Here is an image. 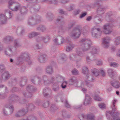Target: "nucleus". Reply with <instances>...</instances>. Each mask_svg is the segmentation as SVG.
<instances>
[{"instance_id": "58", "label": "nucleus", "mask_w": 120, "mask_h": 120, "mask_svg": "<svg viewBox=\"0 0 120 120\" xmlns=\"http://www.w3.org/2000/svg\"><path fill=\"white\" fill-rule=\"evenodd\" d=\"M67 83V81H65L63 82L61 85L63 89L65 88L66 86Z\"/></svg>"}, {"instance_id": "46", "label": "nucleus", "mask_w": 120, "mask_h": 120, "mask_svg": "<svg viewBox=\"0 0 120 120\" xmlns=\"http://www.w3.org/2000/svg\"><path fill=\"white\" fill-rule=\"evenodd\" d=\"M114 43L116 45L120 44V37H117L115 38Z\"/></svg>"}, {"instance_id": "43", "label": "nucleus", "mask_w": 120, "mask_h": 120, "mask_svg": "<svg viewBox=\"0 0 120 120\" xmlns=\"http://www.w3.org/2000/svg\"><path fill=\"white\" fill-rule=\"evenodd\" d=\"M57 107L54 104H52L50 108V110L52 112H54L57 109Z\"/></svg>"}, {"instance_id": "45", "label": "nucleus", "mask_w": 120, "mask_h": 120, "mask_svg": "<svg viewBox=\"0 0 120 120\" xmlns=\"http://www.w3.org/2000/svg\"><path fill=\"white\" fill-rule=\"evenodd\" d=\"M82 72L84 74H88V70L86 66L83 67L82 68Z\"/></svg>"}, {"instance_id": "36", "label": "nucleus", "mask_w": 120, "mask_h": 120, "mask_svg": "<svg viewBox=\"0 0 120 120\" xmlns=\"http://www.w3.org/2000/svg\"><path fill=\"white\" fill-rule=\"evenodd\" d=\"M40 34L39 33L37 32H32L30 33L28 35L29 37L31 38L35 36H37Z\"/></svg>"}, {"instance_id": "62", "label": "nucleus", "mask_w": 120, "mask_h": 120, "mask_svg": "<svg viewBox=\"0 0 120 120\" xmlns=\"http://www.w3.org/2000/svg\"><path fill=\"white\" fill-rule=\"evenodd\" d=\"M98 106L100 108L102 109L104 108L105 107V105L103 103L99 104Z\"/></svg>"}, {"instance_id": "16", "label": "nucleus", "mask_w": 120, "mask_h": 120, "mask_svg": "<svg viewBox=\"0 0 120 120\" xmlns=\"http://www.w3.org/2000/svg\"><path fill=\"white\" fill-rule=\"evenodd\" d=\"M49 38L48 36L44 37L41 36L38 37L36 39V41L38 42L43 41L45 43H46L49 40Z\"/></svg>"}, {"instance_id": "51", "label": "nucleus", "mask_w": 120, "mask_h": 120, "mask_svg": "<svg viewBox=\"0 0 120 120\" xmlns=\"http://www.w3.org/2000/svg\"><path fill=\"white\" fill-rule=\"evenodd\" d=\"M64 105L67 108H70V105L68 103L67 100L66 99H64Z\"/></svg>"}, {"instance_id": "21", "label": "nucleus", "mask_w": 120, "mask_h": 120, "mask_svg": "<svg viewBox=\"0 0 120 120\" xmlns=\"http://www.w3.org/2000/svg\"><path fill=\"white\" fill-rule=\"evenodd\" d=\"M99 52L98 49V48L96 46H94L92 47V50L90 52L91 55H92L94 54H97Z\"/></svg>"}, {"instance_id": "29", "label": "nucleus", "mask_w": 120, "mask_h": 120, "mask_svg": "<svg viewBox=\"0 0 120 120\" xmlns=\"http://www.w3.org/2000/svg\"><path fill=\"white\" fill-rule=\"evenodd\" d=\"M13 45L15 48H19L21 46L22 44L17 40L15 39L13 41Z\"/></svg>"}, {"instance_id": "17", "label": "nucleus", "mask_w": 120, "mask_h": 120, "mask_svg": "<svg viewBox=\"0 0 120 120\" xmlns=\"http://www.w3.org/2000/svg\"><path fill=\"white\" fill-rule=\"evenodd\" d=\"M53 41L57 45H59L63 43L64 42V38L61 36H60L58 38H55Z\"/></svg>"}, {"instance_id": "6", "label": "nucleus", "mask_w": 120, "mask_h": 120, "mask_svg": "<svg viewBox=\"0 0 120 120\" xmlns=\"http://www.w3.org/2000/svg\"><path fill=\"white\" fill-rule=\"evenodd\" d=\"M41 22L40 17L38 15H36L35 17V19L33 17L29 18L28 22V24L31 26H33L40 22Z\"/></svg>"}, {"instance_id": "31", "label": "nucleus", "mask_w": 120, "mask_h": 120, "mask_svg": "<svg viewBox=\"0 0 120 120\" xmlns=\"http://www.w3.org/2000/svg\"><path fill=\"white\" fill-rule=\"evenodd\" d=\"M22 26H19L18 27L16 33L18 36L22 35Z\"/></svg>"}, {"instance_id": "4", "label": "nucleus", "mask_w": 120, "mask_h": 120, "mask_svg": "<svg viewBox=\"0 0 120 120\" xmlns=\"http://www.w3.org/2000/svg\"><path fill=\"white\" fill-rule=\"evenodd\" d=\"M27 101H23V106L24 109H23V115H25L27 112L28 110H33L35 108V106L32 103H27Z\"/></svg>"}, {"instance_id": "57", "label": "nucleus", "mask_w": 120, "mask_h": 120, "mask_svg": "<svg viewBox=\"0 0 120 120\" xmlns=\"http://www.w3.org/2000/svg\"><path fill=\"white\" fill-rule=\"evenodd\" d=\"M49 104V101H48L45 102L43 104V106L44 107L46 108L48 107Z\"/></svg>"}, {"instance_id": "39", "label": "nucleus", "mask_w": 120, "mask_h": 120, "mask_svg": "<svg viewBox=\"0 0 120 120\" xmlns=\"http://www.w3.org/2000/svg\"><path fill=\"white\" fill-rule=\"evenodd\" d=\"M23 120H37V118L35 116L31 115L26 119H23Z\"/></svg>"}, {"instance_id": "44", "label": "nucleus", "mask_w": 120, "mask_h": 120, "mask_svg": "<svg viewBox=\"0 0 120 120\" xmlns=\"http://www.w3.org/2000/svg\"><path fill=\"white\" fill-rule=\"evenodd\" d=\"M17 61L16 62V64H19L22 60V55H21L17 58Z\"/></svg>"}, {"instance_id": "54", "label": "nucleus", "mask_w": 120, "mask_h": 120, "mask_svg": "<svg viewBox=\"0 0 120 120\" xmlns=\"http://www.w3.org/2000/svg\"><path fill=\"white\" fill-rule=\"evenodd\" d=\"M36 77V76H32L31 77L30 81L34 84H35L36 82L35 79Z\"/></svg>"}, {"instance_id": "37", "label": "nucleus", "mask_w": 120, "mask_h": 120, "mask_svg": "<svg viewBox=\"0 0 120 120\" xmlns=\"http://www.w3.org/2000/svg\"><path fill=\"white\" fill-rule=\"evenodd\" d=\"M37 29L38 30H41L42 32H44L46 30V28L45 26L43 25H41L37 27Z\"/></svg>"}, {"instance_id": "47", "label": "nucleus", "mask_w": 120, "mask_h": 120, "mask_svg": "<svg viewBox=\"0 0 120 120\" xmlns=\"http://www.w3.org/2000/svg\"><path fill=\"white\" fill-rule=\"evenodd\" d=\"M22 11L21 10L20 11V12L19 13L17 16V20L18 21L22 20Z\"/></svg>"}, {"instance_id": "55", "label": "nucleus", "mask_w": 120, "mask_h": 120, "mask_svg": "<svg viewBox=\"0 0 120 120\" xmlns=\"http://www.w3.org/2000/svg\"><path fill=\"white\" fill-rule=\"evenodd\" d=\"M110 66H112L116 68L118 66L119 64L115 62H111L110 64Z\"/></svg>"}, {"instance_id": "52", "label": "nucleus", "mask_w": 120, "mask_h": 120, "mask_svg": "<svg viewBox=\"0 0 120 120\" xmlns=\"http://www.w3.org/2000/svg\"><path fill=\"white\" fill-rule=\"evenodd\" d=\"M5 13H8L9 15V17L10 18L13 15V14L12 12L8 9H6L4 11Z\"/></svg>"}, {"instance_id": "18", "label": "nucleus", "mask_w": 120, "mask_h": 120, "mask_svg": "<svg viewBox=\"0 0 120 120\" xmlns=\"http://www.w3.org/2000/svg\"><path fill=\"white\" fill-rule=\"evenodd\" d=\"M105 11V8L101 5L99 6L97 10V15H100V16L101 17V15L104 13Z\"/></svg>"}, {"instance_id": "23", "label": "nucleus", "mask_w": 120, "mask_h": 120, "mask_svg": "<svg viewBox=\"0 0 120 120\" xmlns=\"http://www.w3.org/2000/svg\"><path fill=\"white\" fill-rule=\"evenodd\" d=\"M10 76V75L8 71L5 72L2 75V78L4 80H8Z\"/></svg>"}, {"instance_id": "61", "label": "nucleus", "mask_w": 120, "mask_h": 120, "mask_svg": "<svg viewBox=\"0 0 120 120\" xmlns=\"http://www.w3.org/2000/svg\"><path fill=\"white\" fill-rule=\"evenodd\" d=\"M79 117L81 120H83L85 118H86V116L83 114H81L79 116Z\"/></svg>"}, {"instance_id": "27", "label": "nucleus", "mask_w": 120, "mask_h": 120, "mask_svg": "<svg viewBox=\"0 0 120 120\" xmlns=\"http://www.w3.org/2000/svg\"><path fill=\"white\" fill-rule=\"evenodd\" d=\"M86 120H95V117L94 115L90 113L86 116Z\"/></svg>"}, {"instance_id": "12", "label": "nucleus", "mask_w": 120, "mask_h": 120, "mask_svg": "<svg viewBox=\"0 0 120 120\" xmlns=\"http://www.w3.org/2000/svg\"><path fill=\"white\" fill-rule=\"evenodd\" d=\"M23 61L27 62L29 65H30L32 63L30 59V55L27 52L23 53Z\"/></svg>"}, {"instance_id": "63", "label": "nucleus", "mask_w": 120, "mask_h": 120, "mask_svg": "<svg viewBox=\"0 0 120 120\" xmlns=\"http://www.w3.org/2000/svg\"><path fill=\"white\" fill-rule=\"evenodd\" d=\"M14 48V46L10 45L8 47V49L12 53V49L13 48Z\"/></svg>"}, {"instance_id": "32", "label": "nucleus", "mask_w": 120, "mask_h": 120, "mask_svg": "<svg viewBox=\"0 0 120 120\" xmlns=\"http://www.w3.org/2000/svg\"><path fill=\"white\" fill-rule=\"evenodd\" d=\"M46 71L48 74H51L53 72V68L51 66H47L46 68Z\"/></svg>"}, {"instance_id": "3", "label": "nucleus", "mask_w": 120, "mask_h": 120, "mask_svg": "<svg viewBox=\"0 0 120 120\" xmlns=\"http://www.w3.org/2000/svg\"><path fill=\"white\" fill-rule=\"evenodd\" d=\"M26 90L28 92H25L23 94V98H30L33 96L32 93L36 90V89L31 85H29L27 86Z\"/></svg>"}, {"instance_id": "24", "label": "nucleus", "mask_w": 120, "mask_h": 120, "mask_svg": "<svg viewBox=\"0 0 120 120\" xmlns=\"http://www.w3.org/2000/svg\"><path fill=\"white\" fill-rule=\"evenodd\" d=\"M47 57L45 55H43L39 56L38 59V61L41 63H44L45 62Z\"/></svg>"}, {"instance_id": "59", "label": "nucleus", "mask_w": 120, "mask_h": 120, "mask_svg": "<svg viewBox=\"0 0 120 120\" xmlns=\"http://www.w3.org/2000/svg\"><path fill=\"white\" fill-rule=\"evenodd\" d=\"M58 2V1L57 0H50L49 1V3L56 4Z\"/></svg>"}, {"instance_id": "33", "label": "nucleus", "mask_w": 120, "mask_h": 120, "mask_svg": "<svg viewBox=\"0 0 120 120\" xmlns=\"http://www.w3.org/2000/svg\"><path fill=\"white\" fill-rule=\"evenodd\" d=\"M62 114L63 116L64 119L69 118L70 116L68 112L65 110L63 111Z\"/></svg>"}, {"instance_id": "10", "label": "nucleus", "mask_w": 120, "mask_h": 120, "mask_svg": "<svg viewBox=\"0 0 120 120\" xmlns=\"http://www.w3.org/2000/svg\"><path fill=\"white\" fill-rule=\"evenodd\" d=\"M15 2L14 0H10L9 2L8 8L12 11H17L21 7V6L20 4L18 3L15 6L14 8H11V6Z\"/></svg>"}, {"instance_id": "26", "label": "nucleus", "mask_w": 120, "mask_h": 120, "mask_svg": "<svg viewBox=\"0 0 120 120\" xmlns=\"http://www.w3.org/2000/svg\"><path fill=\"white\" fill-rule=\"evenodd\" d=\"M107 73L109 76L112 78L116 72L115 71H114L111 68H109L107 71Z\"/></svg>"}, {"instance_id": "19", "label": "nucleus", "mask_w": 120, "mask_h": 120, "mask_svg": "<svg viewBox=\"0 0 120 120\" xmlns=\"http://www.w3.org/2000/svg\"><path fill=\"white\" fill-rule=\"evenodd\" d=\"M7 20V17L4 14H0V22L2 24H4Z\"/></svg>"}, {"instance_id": "14", "label": "nucleus", "mask_w": 120, "mask_h": 120, "mask_svg": "<svg viewBox=\"0 0 120 120\" xmlns=\"http://www.w3.org/2000/svg\"><path fill=\"white\" fill-rule=\"evenodd\" d=\"M110 39V38L108 37H105L103 39L102 42V46L103 47L107 48L109 47Z\"/></svg>"}, {"instance_id": "34", "label": "nucleus", "mask_w": 120, "mask_h": 120, "mask_svg": "<svg viewBox=\"0 0 120 120\" xmlns=\"http://www.w3.org/2000/svg\"><path fill=\"white\" fill-rule=\"evenodd\" d=\"M46 17L49 21H52L53 19V15L51 12H48L46 15Z\"/></svg>"}, {"instance_id": "5", "label": "nucleus", "mask_w": 120, "mask_h": 120, "mask_svg": "<svg viewBox=\"0 0 120 120\" xmlns=\"http://www.w3.org/2000/svg\"><path fill=\"white\" fill-rule=\"evenodd\" d=\"M4 107L3 109V113L4 116H8L13 113L14 108L12 105L6 104Z\"/></svg>"}, {"instance_id": "56", "label": "nucleus", "mask_w": 120, "mask_h": 120, "mask_svg": "<svg viewBox=\"0 0 120 120\" xmlns=\"http://www.w3.org/2000/svg\"><path fill=\"white\" fill-rule=\"evenodd\" d=\"M95 0L94 5L95 6L99 5L102 2V1L100 0Z\"/></svg>"}, {"instance_id": "22", "label": "nucleus", "mask_w": 120, "mask_h": 120, "mask_svg": "<svg viewBox=\"0 0 120 120\" xmlns=\"http://www.w3.org/2000/svg\"><path fill=\"white\" fill-rule=\"evenodd\" d=\"M78 80L74 76L71 78L69 80L68 82L70 85L74 84L77 82Z\"/></svg>"}, {"instance_id": "40", "label": "nucleus", "mask_w": 120, "mask_h": 120, "mask_svg": "<svg viewBox=\"0 0 120 120\" xmlns=\"http://www.w3.org/2000/svg\"><path fill=\"white\" fill-rule=\"evenodd\" d=\"M15 116L17 117H20L22 115V109H21L19 110L15 114Z\"/></svg>"}, {"instance_id": "15", "label": "nucleus", "mask_w": 120, "mask_h": 120, "mask_svg": "<svg viewBox=\"0 0 120 120\" xmlns=\"http://www.w3.org/2000/svg\"><path fill=\"white\" fill-rule=\"evenodd\" d=\"M86 78L89 81H85L84 82H82L83 84H84V85L85 86H87L88 87L90 88H91L93 87V85L92 84L90 81H92L93 80L91 79L90 78H91L92 77L88 75H86Z\"/></svg>"}, {"instance_id": "35", "label": "nucleus", "mask_w": 120, "mask_h": 120, "mask_svg": "<svg viewBox=\"0 0 120 120\" xmlns=\"http://www.w3.org/2000/svg\"><path fill=\"white\" fill-rule=\"evenodd\" d=\"M91 72L93 75L96 76H98L99 74V70L96 69L94 68L92 69Z\"/></svg>"}, {"instance_id": "1", "label": "nucleus", "mask_w": 120, "mask_h": 120, "mask_svg": "<svg viewBox=\"0 0 120 120\" xmlns=\"http://www.w3.org/2000/svg\"><path fill=\"white\" fill-rule=\"evenodd\" d=\"M80 42L83 52L87 51L90 49L92 44L91 41L90 39H82L80 41Z\"/></svg>"}, {"instance_id": "7", "label": "nucleus", "mask_w": 120, "mask_h": 120, "mask_svg": "<svg viewBox=\"0 0 120 120\" xmlns=\"http://www.w3.org/2000/svg\"><path fill=\"white\" fill-rule=\"evenodd\" d=\"M112 110L111 111H109L106 112V116L109 120L111 116H112L113 118V116H118V115L119 114V113L115 111H116V109L115 105H112Z\"/></svg>"}, {"instance_id": "13", "label": "nucleus", "mask_w": 120, "mask_h": 120, "mask_svg": "<svg viewBox=\"0 0 120 120\" xmlns=\"http://www.w3.org/2000/svg\"><path fill=\"white\" fill-rule=\"evenodd\" d=\"M69 57L71 60L77 62L79 61L81 59V57L80 56L73 53L70 54Z\"/></svg>"}, {"instance_id": "9", "label": "nucleus", "mask_w": 120, "mask_h": 120, "mask_svg": "<svg viewBox=\"0 0 120 120\" xmlns=\"http://www.w3.org/2000/svg\"><path fill=\"white\" fill-rule=\"evenodd\" d=\"M79 28H76L74 29L71 33V36L75 38H79L81 34Z\"/></svg>"}, {"instance_id": "30", "label": "nucleus", "mask_w": 120, "mask_h": 120, "mask_svg": "<svg viewBox=\"0 0 120 120\" xmlns=\"http://www.w3.org/2000/svg\"><path fill=\"white\" fill-rule=\"evenodd\" d=\"M111 12H108L107 13L106 16V20L108 21L111 22H114L115 21L113 19L110 18V17L112 15L110 14Z\"/></svg>"}, {"instance_id": "25", "label": "nucleus", "mask_w": 120, "mask_h": 120, "mask_svg": "<svg viewBox=\"0 0 120 120\" xmlns=\"http://www.w3.org/2000/svg\"><path fill=\"white\" fill-rule=\"evenodd\" d=\"M51 92V90L49 88H45L43 90V93L45 96H48L49 95V93Z\"/></svg>"}, {"instance_id": "50", "label": "nucleus", "mask_w": 120, "mask_h": 120, "mask_svg": "<svg viewBox=\"0 0 120 120\" xmlns=\"http://www.w3.org/2000/svg\"><path fill=\"white\" fill-rule=\"evenodd\" d=\"M71 72L73 75H77L78 74L79 71L76 69L75 68L72 70L71 71Z\"/></svg>"}, {"instance_id": "42", "label": "nucleus", "mask_w": 120, "mask_h": 120, "mask_svg": "<svg viewBox=\"0 0 120 120\" xmlns=\"http://www.w3.org/2000/svg\"><path fill=\"white\" fill-rule=\"evenodd\" d=\"M74 44H70L66 47V50L68 52H69L71 51L75 47Z\"/></svg>"}, {"instance_id": "8", "label": "nucleus", "mask_w": 120, "mask_h": 120, "mask_svg": "<svg viewBox=\"0 0 120 120\" xmlns=\"http://www.w3.org/2000/svg\"><path fill=\"white\" fill-rule=\"evenodd\" d=\"M102 32L99 28H96L95 27L92 29V35L93 37L97 38L100 36Z\"/></svg>"}, {"instance_id": "53", "label": "nucleus", "mask_w": 120, "mask_h": 120, "mask_svg": "<svg viewBox=\"0 0 120 120\" xmlns=\"http://www.w3.org/2000/svg\"><path fill=\"white\" fill-rule=\"evenodd\" d=\"M5 69V67L3 64H0V72L2 73Z\"/></svg>"}, {"instance_id": "64", "label": "nucleus", "mask_w": 120, "mask_h": 120, "mask_svg": "<svg viewBox=\"0 0 120 120\" xmlns=\"http://www.w3.org/2000/svg\"><path fill=\"white\" fill-rule=\"evenodd\" d=\"M113 120H120V118L118 116H113Z\"/></svg>"}, {"instance_id": "41", "label": "nucleus", "mask_w": 120, "mask_h": 120, "mask_svg": "<svg viewBox=\"0 0 120 120\" xmlns=\"http://www.w3.org/2000/svg\"><path fill=\"white\" fill-rule=\"evenodd\" d=\"M59 89V85L57 83L54 84L52 89L55 92H56L58 91Z\"/></svg>"}, {"instance_id": "28", "label": "nucleus", "mask_w": 120, "mask_h": 120, "mask_svg": "<svg viewBox=\"0 0 120 120\" xmlns=\"http://www.w3.org/2000/svg\"><path fill=\"white\" fill-rule=\"evenodd\" d=\"M102 17L100 16V15H97L95 17L94 21L97 24H99L102 21L101 18Z\"/></svg>"}, {"instance_id": "38", "label": "nucleus", "mask_w": 120, "mask_h": 120, "mask_svg": "<svg viewBox=\"0 0 120 120\" xmlns=\"http://www.w3.org/2000/svg\"><path fill=\"white\" fill-rule=\"evenodd\" d=\"M111 84L115 88H118L120 87V83L118 81H115L112 83Z\"/></svg>"}, {"instance_id": "2", "label": "nucleus", "mask_w": 120, "mask_h": 120, "mask_svg": "<svg viewBox=\"0 0 120 120\" xmlns=\"http://www.w3.org/2000/svg\"><path fill=\"white\" fill-rule=\"evenodd\" d=\"M37 78L38 79V83L39 84L41 83L42 81L44 84L46 85H48L54 82L55 79L52 77H48L46 75H44L42 76V79H41L39 77H37Z\"/></svg>"}, {"instance_id": "20", "label": "nucleus", "mask_w": 120, "mask_h": 120, "mask_svg": "<svg viewBox=\"0 0 120 120\" xmlns=\"http://www.w3.org/2000/svg\"><path fill=\"white\" fill-rule=\"evenodd\" d=\"M91 98L88 94H86L85 96V100L84 104L85 105L87 106L91 103Z\"/></svg>"}, {"instance_id": "11", "label": "nucleus", "mask_w": 120, "mask_h": 120, "mask_svg": "<svg viewBox=\"0 0 120 120\" xmlns=\"http://www.w3.org/2000/svg\"><path fill=\"white\" fill-rule=\"evenodd\" d=\"M112 26L110 24L104 25L103 27V32L105 34H109L112 32Z\"/></svg>"}, {"instance_id": "49", "label": "nucleus", "mask_w": 120, "mask_h": 120, "mask_svg": "<svg viewBox=\"0 0 120 120\" xmlns=\"http://www.w3.org/2000/svg\"><path fill=\"white\" fill-rule=\"evenodd\" d=\"M81 34L82 33L84 35H85L88 32L87 31L83 28H79Z\"/></svg>"}, {"instance_id": "48", "label": "nucleus", "mask_w": 120, "mask_h": 120, "mask_svg": "<svg viewBox=\"0 0 120 120\" xmlns=\"http://www.w3.org/2000/svg\"><path fill=\"white\" fill-rule=\"evenodd\" d=\"M81 87L82 89V90L85 93L87 91V89L86 88H85L86 86L85 85H84V84H83V83L82 82L81 83Z\"/></svg>"}, {"instance_id": "60", "label": "nucleus", "mask_w": 120, "mask_h": 120, "mask_svg": "<svg viewBox=\"0 0 120 120\" xmlns=\"http://www.w3.org/2000/svg\"><path fill=\"white\" fill-rule=\"evenodd\" d=\"M94 98L95 100L97 101H101V99L98 95H95L94 96Z\"/></svg>"}]
</instances>
